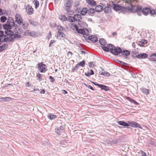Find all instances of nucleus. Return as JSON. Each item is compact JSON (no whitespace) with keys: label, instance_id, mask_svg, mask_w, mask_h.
I'll return each instance as SVG.
<instances>
[{"label":"nucleus","instance_id":"1","mask_svg":"<svg viewBox=\"0 0 156 156\" xmlns=\"http://www.w3.org/2000/svg\"><path fill=\"white\" fill-rule=\"evenodd\" d=\"M136 0H123L124 2L126 3L129 4V6H127L126 8L127 9L130 11L131 12L133 13H135L139 10H141L142 9L141 6L139 5H133L132 4V2H134Z\"/></svg>","mask_w":156,"mask_h":156},{"label":"nucleus","instance_id":"2","mask_svg":"<svg viewBox=\"0 0 156 156\" xmlns=\"http://www.w3.org/2000/svg\"><path fill=\"white\" fill-rule=\"evenodd\" d=\"M73 29H75L76 31L79 34H82L83 36V37L85 38L87 37V35L89 33L88 30L86 28L82 29H79L78 27L76 25H75L73 26Z\"/></svg>","mask_w":156,"mask_h":156},{"label":"nucleus","instance_id":"3","mask_svg":"<svg viewBox=\"0 0 156 156\" xmlns=\"http://www.w3.org/2000/svg\"><path fill=\"white\" fill-rule=\"evenodd\" d=\"M72 0H65L64 5V9L66 11L67 14L69 15L70 12V8L72 6Z\"/></svg>","mask_w":156,"mask_h":156},{"label":"nucleus","instance_id":"4","mask_svg":"<svg viewBox=\"0 0 156 156\" xmlns=\"http://www.w3.org/2000/svg\"><path fill=\"white\" fill-rule=\"evenodd\" d=\"M37 67L39 68L41 73L45 72L47 70L46 68V65L43 63H39L37 65Z\"/></svg>","mask_w":156,"mask_h":156},{"label":"nucleus","instance_id":"5","mask_svg":"<svg viewBox=\"0 0 156 156\" xmlns=\"http://www.w3.org/2000/svg\"><path fill=\"white\" fill-rule=\"evenodd\" d=\"M15 22L18 24L21 25L23 23V21L20 15L19 14H16L15 16Z\"/></svg>","mask_w":156,"mask_h":156},{"label":"nucleus","instance_id":"6","mask_svg":"<svg viewBox=\"0 0 156 156\" xmlns=\"http://www.w3.org/2000/svg\"><path fill=\"white\" fill-rule=\"evenodd\" d=\"M25 7L26 8V12L29 15H31L34 13V10L32 6L29 5H25Z\"/></svg>","mask_w":156,"mask_h":156},{"label":"nucleus","instance_id":"7","mask_svg":"<svg viewBox=\"0 0 156 156\" xmlns=\"http://www.w3.org/2000/svg\"><path fill=\"white\" fill-rule=\"evenodd\" d=\"M122 52V50L119 47H115L113 51H112V53L113 54L117 55H118L119 53H121Z\"/></svg>","mask_w":156,"mask_h":156},{"label":"nucleus","instance_id":"8","mask_svg":"<svg viewBox=\"0 0 156 156\" xmlns=\"http://www.w3.org/2000/svg\"><path fill=\"white\" fill-rule=\"evenodd\" d=\"M7 36L4 34V32L2 31H0V42H6Z\"/></svg>","mask_w":156,"mask_h":156},{"label":"nucleus","instance_id":"9","mask_svg":"<svg viewBox=\"0 0 156 156\" xmlns=\"http://www.w3.org/2000/svg\"><path fill=\"white\" fill-rule=\"evenodd\" d=\"M148 56L147 54L144 53L137 55L136 57L139 59H144L147 58Z\"/></svg>","mask_w":156,"mask_h":156},{"label":"nucleus","instance_id":"10","mask_svg":"<svg viewBox=\"0 0 156 156\" xmlns=\"http://www.w3.org/2000/svg\"><path fill=\"white\" fill-rule=\"evenodd\" d=\"M129 124L132 127H138L140 129H142L141 126L136 122H129Z\"/></svg>","mask_w":156,"mask_h":156},{"label":"nucleus","instance_id":"11","mask_svg":"<svg viewBox=\"0 0 156 156\" xmlns=\"http://www.w3.org/2000/svg\"><path fill=\"white\" fill-rule=\"evenodd\" d=\"M100 68L102 69V70L99 72L101 75H104L107 77H108L110 76V74L108 72L104 71L101 67Z\"/></svg>","mask_w":156,"mask_h":156},{"label":"nucleus","instance_id":"12","mask_svg":"<svg viewBox=\"0 0 156 156\" xmlns=\"http://www.w3.org/2000/svg\"><path fill=\"white\" fill-rule=\"evenodd\" d=\"M150 11V9L148 8H145L142 10V13L145 15H147Z\"/></svg>","mask_w":156,"mask_h":156},{"label":"nucleus","instance_id":"13","mask_svg":"<svg viewBox=\"0 0 156 156\" xmlns=\"http://www.w3.org/2000/svg\"><path fill=\"white\" fill-rule=\"evenodd\" d=\"M113 9L115 11H118L121 10L122 9L121 6L119 5L113 4V5L112 6Z\"/></svg>","mask_w":156,"mask_h":156},{"label":"nucleus","instance_id":"14","mask_svg":"<svg viewBox=\"0 0 156 156\" xmlns=\"http://www.w3.org/2000/svg\"><path fill=\"white\" fill-rule=\"evenodd\" d=\"M73 17L75 21H79L81 19V15L78 14L75 15Z\"/></svg>","mask_w":156,"mask_h":156},{"label":"nucleus","instance_id":"15","mask_svg":"<svg viewBox=\"0 0 156 156\" xmlns=\"http://www.w3.org/2000/svg\"><path fill=\"white\" fill-rule=\"evenodd\" d=\"M88 37V39L93 42H95L97 41V38L95 36L91 35Z\"/></svg>","mask_w":156,"mask_h":156},{"label":"nucleus","instance_id":"16","mask_svg":"<svg viewBox=\"0 0 156 156\" xmlns=\"http://www.w3.org/2000/svg\"><path fill=\"white\" fill-rule=\"evenodd\" d=\"M97 86L101 88L102 90H104L106 91H107L108 90V87L106 86L99 84H97Z\"/></svg>","mask_w":156,"mask_h":156},{"label":"nucleus","instance_id":"17","mask_svg":"<svg viewBox=\"0 0 156 156\" xmlns=\"http://www.w3.org/2000/svg\"><path fill=\"white\" fill-rule=\"evenodd\" d=\"M111 7L112 5H110L108 6H106L104 9V11L105 13H108L110 12L111 11Z\"/></svg>","mask_w":156,"mask_h":156},{"label":"nucleus","instance_id":"18","mask_svg":"<svg viewBox=\"0 0 156 156\" xmlns=\"http://www.w3.org/2000/svg\"><path fill=\"white\" fill-rule=\"evenodd\" d=\"M103 7L100 5H97L95 8V10L97 12H99L102 10Z\"/></svg>","mask_w":156,"mask_h":156},{"label":"nucleus","instance_id":"19","mask_svg":"<svg viewBox=\"0 0 156 156\" xmlns=\"http://www.w3.org/2000/svg\"><path fill=\"white\" fill-rule=\"evenodd\" d=\"M13 31L16 33L20 34L22 32V29L19 27H15L13 29Z\"/></svg>","mask_w":156,"mask_h":156},{"label":"nucleus","instance_id":"20","mask_svg":"<svg viewBox=\"0 0 156 156\" xmlns=\"http://www.w3.org/2000/svg\"><path fill=\"white\" fill-rule=\"evenodd\" d=\"M57 37H63L65 36V34L61 31V30H58L57 34Z\"/></svg>","mask_w":156,"mask_h":156},{"label":"nucleus","instance_id":"21","mask_svg":"<svg viewBox=\"0 0 156 156\" xmlns=\"http://www.w3.org/2000/svg\"><path fill=\"white\" fill-rule=\"evenodd\" d=\"M8 46L7 44H5L0 46V52L6 49L7 48Z\"/></svg>","mask_w":156,"mask_h":156},{"label":"nucleus","instance_id":"22","mask_svg":"<svg viewBox=\"0 0 156 156\" xmlns=\"http://www.w3.org/2000/svg\"><path fill=\"white\" fill-rule=\"evenodd\" d=\"M5 34L9 36H12L13 34L12 31L9 30H7L5 31Z\"/></svg>","mask_w":156,"mask_h":156},{"label":"nucleus","instance_id":"23","mask_svg":"<svg viewBox=\"0 0 156 156\" xmlns=\"http://www.w3.org/2000/svg\"><path fill=\"white\" fill-rule=\"evenodd\" d=\"M87 2L91 5L94 6L96 5V2L94 0H86Z\"/></svg>","mask_w":156,"mask_h":156},{"label":"nucleus","instance_id":"24","mask_svg":"<svg viewBox=\"0 0 156 156\" xmlns=\"http://www.w3.org/2000/svg\"><path fill=\"white\" fill-rule=\"evenodd\" d=\"M117 123L118 124L120 125L123 126H128L129 125L126 123L122 121H118Z\"/></svg>","mask_w":156,"mask_h":156},{"label":"nucleus","instance_id":"25","mask_svg":"<svg viewBox=\"0 0 156 156\" xmlns=\"http://www.w3.org/2000/svg\"><path fill=\"white\" fill-rule=\"evenodd\" d=\"M147 42V41L145 40H142L141 41H139L138 45L140 46H143L144 44H146Z\"/></svg>","mask_w":156,"mask_h":156},{"label":"nucleus","instance_id":"26","mask_svg":"<svg viewBox=\"0 0 156 156\" xmlns=\"http://www.w3.org/2000/svg\"><path fill=\"white\" fill-rule=\"evenodd\" d=\"M95 12V9H94L90 8L87 9V13L90 15H91Z\"/></svg>","mask_w":156,"mask_h":156},{"label":"nucleus","instance_id":"27","mask_svg":"<svg viewBox=\"0 0 156 156\" xmlns=\"http://www.w3.org/2000/svg\"><path fill=\"white\" fill-rule=\"evenodd\" d=\"M0 101H10L11 99V98H10L6 97L5 98H0Z\"/></svg>","mask_w":156,"mask_h":156},{"label":"nucleus","instance_id":"28","mask_svg":"<svg viewBox=\"0 0 156 156\" xmlns=\"http://www.w3.org/2000/svg\"><path fill=\"white\" fill-rule=\"evenodd\" d=\"M99 42L101 45L103 46H105L106 44V41L103 38L100 39L99 40Z\"/></svg>","mask_w":156,"mask_h":156},{"label":"nucleus","instance_id":"29","mask_svg":"<svg viewBox=\"0 0 156 156\" xmlns=\"http://www.w3.org/2000/svg\"><path fill=\"white\" fill-rule=\"evenodd\" d=\"M87 13V8H84L83 9L80 14L82 15H84Z\"/></svg>","mask_w":156,"mask_h":156},{"label":"nucleus","instance_id":"30","mask_svg":"<svg viewBox=\"0 0 156 156\" xmlns=\"http://www.w3.org/2000/svg\"><path fill=\"white\" fill-rule=\"evenodd\" d=\"M10 37H8L7 36V38L6 41V42H11L13 41L14 39L12 35V36H10Z\"/></svg>","mask_w":156,"mask_h":156},{"label":"nucleus","instance_id":"31","mask_svg":"<svg viewBox=\"0 0 156 156\" xmlns=\"http://www.w3.org/2000/svg\"><path fill=\"white\" fill-rule=\"evenodd\" d=\"M56 116L55 115L51 113H49L48 115V118L51 120L55 119Z\"/></svg>","mask_w":156,"mask_h":156},{"label":"nucleus","instance_id":"32","mask_svg":"<svg viewBox=\"0 0 156 156\" xmlns=\"http://www.w3.org/2000/svg\"><path fill=\"white\" fill-rule=\"evenodd\" d=\"M9 25L10 26V25L12 26V27H16L17 26L16 24L15 23L14 20L12 18H11V20L9 22Z\"/></svg>","mask_w":156,"mask_h":156},{"label":"nucleus","instance_id":"33","mask_svg":"<svg viewBox=\"0 0 156 156\" xmlns=\"http://www.w3.org/2000/svg\"><path fill=\"white\" fill-rule=\"evenodd\" d=\"M107 46L108 47L109 51H110L112 53V51H113L114 48V45L113 44H108Z\"/></svg>","mask_w":156,"mask_h":156},{"label":"nucleus","instance_id":"34","mask_svg":"<svg viewBox=\"0 0 156 156\" xmlns=\"http://www.w3.org/2000/svg\"><path fill=\"white\" fill-rule=\"evenodd\" d=\"M130 52L128 50H124L122 52V55L126 56L129 55L130 54Z\"/></svg>","mask_w":156,"mask_h":156},{"label":"nucleus","instance_id":"35","mask_svg":"<svg viewBox=\"0 0 156 156\" xmlns=\"http://www.w3.org/2000/svg\"><path fill=\"white\" fill-rule=\"evenodd\" d=\"M34 3L35 5L36 9L38 8L39 5V2L37 0H34Z\"/></svg>","mask_w":156,"mask_h":156},{"label":"nucleus","instance_id":"36","mask_svg":"<svg viewBox=\"0 0 156 156\" xmlns=\"http://www.w3.org/2000/svg\"><path fill=\"white\" fill-rule=\"evenodd\" d=\"M12 36L13 37V38L14 39H16V38L19 39V38H20V37H21V35L19 34H14L13 33V34L12 35Z\"/></svg>","mask_w":156,"mask_h":156},{"label":"nucleus","instance_id":"37","mask_svg":"<svg viewBox=\"0 0 156 156\" xmlns=\"http://www.w3.org/2000/svg\"><path fill=\"white\" fill-rule=\"evenodd\" d=\"M149 59L151 61L153 62H156V57L152 55H151L150 56L149 58Z\"/></svg>","mask_w":156,"mask_h":156},{"label":"nucleus","instance_id":"38","mask_svg":"<svg viewBox=\"0 0 156 156\" xmlns=\"http://www.w3.org/2000/svg\"><path fill=\"white\" fill-rule=\"evenodd\" d=\"M3 28L4 29H6V30H9L10 29H11V28H10L12 27L10 26L9 24H5L3 25Z\"/></svg>","mask_w":156,"mask_h":156},{"label":"nucleus","instance_id":"39","mask_svg":"<svg viewBox=\"0 0 156 156\" xmlns=\"http://www.w3.org/2000/svg\"><path fill=\"white\" fill-rule=\"evenodd\" d=\"M29 22L33 26H36L37 24V22L34 21L32 20H29Z\"/></svg>","mask_w":156,"mask_h":156},{"label":"nucleus","instance_id":"40","mask_svg":"<svg viewBox=\"0 0 156 156\" xmlns=\"http://www.w3.org/2000/svg\"><path fill=\"white\" fill-rule=\"evenodd\" d=\"M142 92L145 94H148L149 93V90L147 89H142Z\"/></svg>","mask_w":156,"mask_h":156},{"label":"nucleus","instance_id":"41","mask_svg":"<svg viewBox=\"0 0 156 156\" xmlns=\"http://www.w3.org/2000/svg\"><path fill=\"white\" fill-rule=\"evenodd\" d=\"M28 25V23L24 22L22 25V27L23 29H26L27 28Z\"/></svg>","mask_w":156,"mask_h":156},{"label":"nucleus","instance_id":"42","mask_svg":"<svg viewBox=\"0 0 156 156\" xmlns=\"http://www.w3.org/2000/svg\"><path fill=\"white\" fill-rule=\"evenodd\" d=\"M68 20L70 22H75L73 17H72L71 16L68 17Z\"/></svg>","mask_w":156,"mask_h":156},{"label":"nucleus","instance_id":"43","mask_svg":"<svg viewBox=\"0 0 156 156\" xmlns=\"http://www.w3.org/2000/svg\"><path fill=\"white\" fill-rule=\"evenodd\" d=\"M60 19L63 21H65L67 20L66 17L65 15H62L61 16Z\"/></svg>","mask_w":156,"mask_h":156},{"label":"nucleus","instance_id":"44","mask_svg":"<svg viewBox=\"0 0 156 156\" xmlns=\"http://www.w3.org/2000/svg\"><path fill=\"white\" fill-rule=\"evenodd\" d=\"M78 25L81 27H83L85 25V23L80 20L78 23Z\"/></svg>","mask_w":156,"mask_h":156},{"label":"nucleus","instance_id":"45","mask_svg":"<svg viewBox=\"0 0 156 156\" xmlns=\"http://www.w3.org/2000/svg\"><path fill=\"white\" fill-rule=\"evenodd\" d=\"M85 64V61L84 60L82 61L81 62H80L79 64H77V65H78V66H83Z\"/></svg>","mask_w":156,"mask_h":156},{"label":"nucleus","instance_id":"46","mask_svg":"<svg viewBox=\"0 0 156 156\" xmlns=\"http://www.w3.org/2000/svg\"><path fill=\"white\" fill-rule=\"evenodd\" d=\"M7 18L5 16H2L1 18V20L2 22H5Z\"/></svg>","mask_w":156,"mask_h":156},{"label":"nucleus","instance_id":"47","mask_svg":"<svg viewBox=\"0 0 156 156\" xmlns=\"http://www.w3.org/2000/svg\"><path fill=\"white\" fill-rule=\"evenodd\" d=\"M103 50L105 51L108 52L109 51V49H108V47H102Z\"/></svg>","mask_w":156,"mask_h":156},{"label":"nucleus","instance_id":"48","mask_svg":"<svg viewBox=\"0 0 156 156\" xmlns=\"http://www.w3.org/2000/svg\"><path fill=\"white\" fill-rule=\"evenodd\" d=\"M51 31H49L48 34L47 36L46 37V38L48 40H49L50 38L51 37Z\"/></svg>","mask_w":156,"mask_h":156},{"label":"nucleus","instance_id":"49","mask_svg":"<svg viewBox=\"0 0 156 156\" xmlns=\"http://www.w3.org/2000/svg\"><path fill=\"white\" fill-rule=\"evenodd\" d=\"M29 35L30 36L34 37L36 35V33L34 31L30 32Z\"/></svg>","mask_w":156,"mask_h":156},{"label":"nucleus","instance_id":"50","mask_svg":"<svg viewBox=\"0 0 156 156\" xmlns=\"http://www.w3.org/2000/svg\"><path fill=\"white\" fill-rule=\"evenodd\" d=\"M149 13H150V14L151 15H154L156 13V12L154 10H153V9L151 10L150 9V11L149 12Z\"/></svg>","mask_w":156,"mask_h":156},{"label":"nucleus","instance_id":"51","mask_svg":"<svg viewBox=\"0 0 156 156\" xmlns=\"http://www.w3.org/2000/svg\"><path fill=\"white\" fill-rule=\"evenodd\" d=\"M37 77L38 78V80L39 81L41 80L42 78L41 77V74L40 73H38L37 74Z\"/></svg>","mask_w":156,"mask_h":156},{"label":"nucleus","instance_id":"52","mask_svg":"<svg viewBox=\"0 0 156 156\" xmlns=\"http://www.w3.org/2000/svg\"><path fill=\"white\" fill-rule=\"evenodd\" d=\"M135 12L136 13L137 15L139 16H141L142 14V10H139Z\"/></svg>","mask_w":156,"mask_h":156},{"label":"nucleus","instance_id":"53","mask_svg":"<svg viewBox=\"0 0 156 156\" xmlns=\"http://www.w3.org/2000/svg\"><path fill=\"white\" fill-rule=\"evenodd\" d=\"M55 41L54 40H52L50 41V44L49 45V47H51L52 46V44L54 43H55Z\"/></svg>","mask_w":156,"mask_h":156},{"label":"nucleus","instance_id":"54","mask_svg":"<svg viewBox=\"0 0 156 156\" xmlns=\"http://www.w3.org/2000/svg\"><path fill=\"white\" fill-rule=\"evenodd\" d=\"M79 5V2L77 1H75L74 3V6L75 7H77Z\"/></svg>","mask_w":156,"mask_h":156},{"label":"nucleus","instance_id":"55","mask_svg":"<svg viewBox=\"0 0 156 156\" xmlns=\"http://www.w3.org/2000/svg\"><path fill=\"white\" fill-rule=\"evenodd\" d=\"M112 144H115L118 143V141L117 140H113L112 142Z\"/></svg>","mask_w":156,"mask_h":156},{"label":"nucleus","instance_id":"56","mask_svg":"<svg viewBox=\"0 0 156 156\" xmlns=\"http://www.w3.org/2000/svg\"><path fill=\"white\" fill-rule=\"evenodd\" d=\"M119 63H120L122 65H123L124 66H126V65H127V63H126L123 62H122L121 61H119Z\"/></svg>","mask_w":156,"mask_h":156},{"label":"nucleus","instance_id":"57","mask_svg":"<svg viewBox=\"0 0 156 156\" xmlns=\"http://www.w3.org/2000/svg\"><path fill=\"white\" fill-rule=\"evenodd\" d=\"M94 66V64H93V62H90L89 65V66L90 67H91Z\"/></svg>","mask_w":156,"mask_h":156},{"label":"nucleus","instance_id":"58","mask_svg":"<svg viewBox=\"0 0 156 156\" xmlns=\"http://www.w3.org/2000/svg\"><path fill=\"white\" fill-rule=\"evenodd\" d=\"M49 79L50 80V81L51 82H53L54 81V79L53 77L51 76H50L49 77Z\"/></svg>","mask_w":156,"mask_h":156},{"label":"nucleus","instance_id":"59","mask_svg":"<svg viewBox=\"0 0 156 156\" xmlns=\"http://www.w3.org/2000/svg\"><path fill=\"white\" fill-rule=\"evenodd\" d=\"M127 99L132 103H133V100L131 98L129 97H127Z\"/></svg>","mask_w":156,"mask_h":156},{"label":"nucleus","instance_id":"60","mask_svg":"<svg viewBox=\"0 0 156 156\" xmlns=\"http://www.w3.org/2000/svg\"><path fill=\"white\" fill-rule=\"evenodd\" d=\"M141 154L142 156H147L146 153L143 151H141Z\"/></svg>","mask_w":156,"mask_h":156},{"label":"nucleus","instance_id":"61","mask_svg":"<svg viewBox=\"0 0 156 156\" xmlns=\"http://www.w3.org/2000/svg\"><path fill=\"white\" fill-rule=\"evenodd\" d=\"M85 75L87 77H89L90 75L89 72H87V73H85Z\"/></svg>","mask_w":156,"mask_h":156},{"label":"nucleus","instance_id":"62","mask_svg":"<svg viewBox=\"0 0 156 156\" xmlns=\"http://www.w3.org/2000/svg\"><path fill=\"white\" fill-rule=\"evenodd\" d=\"M56 132L58 134H60L61 133L60 130L58 129H56Z\"/></svg>","mask_w":156,"mask_h":156},{"label":"nucleus","instance_id":"63","mask_svg":"<svg viewBox=\"0 0 156 156\" xmlns=\"http://www.w3.org/2000/svg\"><path fill=\"white\" fill-rule=\"evenodd\" d=\"M78 67H79V66H78V65H77H77H76V66L75 67H74V68H73V69L72 70H76L78 69Z\"/></svg>","mask_w":156,"mask_h":156},{"label":"nucleus","instance_id":"64","mask_svg":"<svg viewBox=\"0 0 156 156\" xmlns=\"http://www.w3.org/2000/svg\"><path fill=\"white\" fill-rule=\"evenodd\" d=\"M30 32H29L28 30H26L25 31L24 34L25 35H28L29 34Z\"/></svg>","mask_w":156,"mask_h":156}]
</instances>
